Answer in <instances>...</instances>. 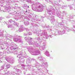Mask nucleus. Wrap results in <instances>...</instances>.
Listing matches in <instances>:
<instances>
[{
  "label": "nucleus",
  "mask_w": 75,
  "mask_h": 75,
  "mask_svg": "<svg viewBox=\"0 0 75 75\" xmlns=\"http://www.w3.org/2000/svg\"><path fill=\"white\" fill-rule=\"evenodd\" d=\"M6 68L7 69H8V68H10V66H9L8 65H6Z\"/></svg>",
  "instance_id": "f257e3e1"
},
{
  "label": "nucleus",
  "mask_w": 75,
  "mask_h": 75,
  "mask_svg": "<svg viewBox=\"0 0 75 75\" xmlns=\"http://www.w3.org/2000/svg\"><path fill=\"white\" fill-rule=\"evenodd\" d=\"M28 7H29V6H28Z\"/></svg>",
  "instance_id": "f03ea898"
}]
</instances>
